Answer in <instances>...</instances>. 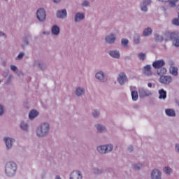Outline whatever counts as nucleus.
Returning a JSON list of instances; mask_svg holds the SVG:
<instances>
[{
	"label": "nucleus",
	"instance_id": "f257e3e1",
	"mask_svg": "<svg viewBox=\"0 0 179 179\" xmlns=\"http://www.w3.org/2000/svg\"><path fill=\"white\" fill-rule=\"evenodd\" d=\"M50 129L51 126L50 123L47 122L41 123V124L36 127V136H38V138H45V136H48V135H50Z\"/></svg>",
	"mask_w": 179,
	"mask_h": 179
},
{
	"label": "nucleus",
	"instance_id": "f03ea898",
	"mask_svg": "<svg viewBox=\"0 0 179 179\" xmlns=\"http://www.w3.org/2000/svg\"><path fill=\"white\" fill-rule=\"evenodd\" d=\"M17 171V165L13 162L6 164L5 173L7 177H13Z\"/></svg>",
	"mask_w": 179,
	"mask_h": 179
},
{
	"label": "nucleus",
	"instance_id": "7ed1b4c3",
	"mask_svg": "<svg viewBox=\"0 0 179 179\" xmlns=\"http://www.w3.org/2000/svg\"><path fill=\"white\" fill-rule=\"evenodd\" d=\"M113 149H114V145H113V144L102 145L96 148L98 153H100L101 155L111 153V152H113Z\"/></svg>",
	"mask_w": 179,
	"mask_h": 179
},
{
	"label": "nucleus",
	"instance_id": "20e7f679",
	"mask_svg": "<svg viewBox=\"0 0 179 179\" xmlns=\"http://www.w3.org/2000/svg\"><path fill=\"white\" fill-rule=\"evenodd\" d=\"M36 18L42 23L45 22V19H47V13L43 8H38L36 10Z\"/></svg>",
	"mask_w": 179,
	"mask_h": 179
},
{
	"label": "nucleus",
	"instance_id": "39448f33",
	"mask_svg": "<svg viewBox=\"0 0 179 179\" xmlns=\"http://www.w3.org/2000/svg\"><path fill=\"white\" fill-rule=\"evenodd\" d=\"M7 150L12 149L13 148V143L16 141V140L11 137H4L3 139Z\"/></svg>",
	"mask_w": 179,
	"mask_h": 179
},
{
	"label": "nucleus",
	"instance_id": "423d86ee",
	"mask_svg": "<svg viewBox=\"0 0 179 179\" xmlns=\"http://www.w3.org/2000/svg\"><path fill=\"white\" fill-rule=\"evenodd\" d=\"M138 94L140 99H143L145 97H149V96H152V92L145 87H139L138 88Z\"/></svg>",
	"mask_w": 179,
	"mask_h": 179
},
{
	"label": "nucleus",
	"instance_id": "0eeeda50",
	"mask_svg": "<svg viewBox=\"0 0 179 179\" xmlns=\"http://www.w3.org/2000/svg\"><path fill=\"white\" fill-rule=\"evenodd\" d=\"M117 40V34L114 33H110L105 36V42L106 44H114Z\"/></svg>",
	"mask_w": 179,
	"mask_h": 179
},
{
	"label": "nucleus",
	"instance_id": "6e6552de",
	"mask_svg": "<svg viewBox=\"0 0 179 179\" xmlns=\"http://www.w3.org/2000/svg\"><path fill=\"white\" fill-rule=\"evenodd\" d=\"M151 3V0H143L140 3V9L141 12H144V13H146V12H148V6H150Z\"/></svg>",
	"mask_w": 179,
	"mask_h": 179
},
{
	"label": "nucleus",
	"instance_id": "1a4fd4ad",
	"mask_svg": "<svg viewBox=\"0 0 179 179\" xmlns=\"http://www.w3.org/2000/svg\"><path fill=\"white\" fill-rule=\"evenodd\" d=\"M117 82L121 86H124L128 82V77L125 73H120L117 76Z\"/></svg>",
	"mask_w": 179,
	"mask_h": 179
},
{
	"label": "nucleus",
	"instance_id": "9d476101",
	"mask_svg": "<svg viewBox=\"0 0 179 179\" xmlns=\"http://www.w3.org/2000/svg\"><path fill=\"white\" fill-rule=\"evenodd\" d=\"M95 78L99 80V82H107V78H106V74L104 73V71L100 70L98 71L95 73Z\"/></svg>",
	"mask_w": 179,
	"mask_h": 179
},
{
	"label": "nucleus",
	"instance_id": "9b49d317",
	"mask_svg": "<svg viewBox=\"0 0 179 179\" xmlns=\"http://www.w3.org/2000/svg\"><path fill=\"white\" fill-rule=\"evenodd\" d=\"M159 82L162 85H165L166 86H169L173 82V78L170 76H163L159 78Z\"/></svg>",
	"mask_w": 179,
	"mask_h": 179
},
{
	"label": "nucleus",
	"instance_id": "f8f14e48",
	"mask_svg": "<svg viewBox=\"0 0 179 179\" xmlns=\"http://www.w3.org/2000/svg\"><path fill=\"white\" fill-rule=\"evenodd\" d=\"M171 41L175 47H179V33L177 31L172 32Z\"/></svg>",
	"mask_w": 179,
	"mask_h": 179
},
{
	"label": "nucleus",
	"instance_id": "ddd939ff",
	"mask_svg": "<svg viewBox=\"0 0 179 179\" xmlns=\"http://www.w3.org/2000/svg\"><path fill=\"white\" fill-rule=\"evenodd\" d=\"M162 171L157 169H152L150 173L151 179H162Z\"/></svg>",
	"mask_w": 179,
	"mask_h": 179
},
{
	"label": "nucleus",
	"instance_id": "4468645a",
	"mask_svg": "<svg viewBox=\"0 0 179 179\" xmlns=\"http://www.w3.org/2000/svg\"><path fill=\"white\" fill-rule=\"evenodd\" d=\"M164 65H166V62H164V59L155 60L152 63V66L155 68V69L162 68V66H164Z\"/></svg>",
	"mask_w": 179,
	"mask_h": 179
},
{
	"label": "nucleus",
	"instance_id": "2eb2a0df",
	"mask_svg": "<svg viewBox=\"0 0 179 179\" xmlns=\"http://www.w3.org/2000/svg\"><path fill=\"white\" fill-rule=\"evenodd\" d=\"M56 16L57 19H65L68 16L66 9L58 10L56 13Z\"/></svg>",
	"mask_w": 179,
	"mask_h": 179
},
{
	"label": "nucleus",
	"instance_id": "dca6fc26",
	"mask_svg": "<svg viewBox=\"0 0 179 179\" xmlns=\"http://www.w3.org/2000/svg\"><path fill=\"white\" fill-rule=\"evenodd\" d=\"M143 71L145 76H152L153 75V71H152V66L150 64L145 66Z\"/></svg>",
	"mask_w": 179,
	"mask_h": 179
},
{
	"label": "nucleus",
	"instance_id": "f3484780",
	"mask_svg": "<svg viewBox=\"0 0 179 179\" xmlns=\"http://www.w3.org/2000/svg\"><path fill=\"white\" fill-rule=\"evenodd\" d=\"M108 54L112 58H115V59H120V58H121V54L120 53V50H109Z\"/></svg>",
	"mask_w": 179,
	"mask_h": 179
},
{
	"label": "nucleus",
	"instance_id": "a211bd4d",
	"mask_svg": "<svg viewBox=\"0 0 179 179\" xmlns=\"http://www.w3.org/2000/svg\"><path fill=\"white\" fill-rule=\"evenodd\" d=\"M34 66H36V68H39V69H41V71H44L47 68V66L44 64V62L40 60H34Z\"/></svg>",
	"mask_w": 179,
	"mask_h": 179
},
{
	"label": "nucleus",
	"instance_id": "6ab92c4d",
	"mask_svg": "<svg viewBox=\"0 0 179 179\" xmlns=\"http://www.w3.org/2000/svg\"><path fill=\"white\" fill-rule=\"evenodd\" d=\"M82 20H85V13H76L74 16V22L76 23H79L80 22H82Z\"/></svg>",
	"mask_w": 179,
	"mask_h": 179
},
{
	"label": "nucleus",
	"instance_id": "aec40b11",
	"mask_svg": "<svg viewBox=\"0 0 179 179\" xmlns=\"http://www.w3.org/2000/svg\"><path fill=\"white\" fill-rule=\"evenodd\" d=\"M83 176L79 171H74L70 175V179H82Z\"/></svg>",
	"mask_w": 179,
	"mask_h": 179
},
{
	"label": "nucleus",
	"instance_id": "412c9836",
	"mask_svg": "<svg viewBox=\"0 0 179 179\" xmlns=\"http://www.w3.org/2000/svg\"><path fill=\"white\" fill-rule=\"evenodd\" d=\"M95 128H96L98 134H104L107 132V128L101 124H95Z\"/></svg>",
	"mask_w": 179,
	"mask_h": 179
},
{
	"label": "nucleus",
	"instance_id": "4be33fe9",
	"mask_svg": "<svg viewBox=\"0 0 179 179\" xmlns=\"http://www.w3.org/2000/svg\"><path fill=\"white\" fill-rule=\"evenodd\" d=\"M75 94L77 97H82L85 94V88L82 87H78L76 88Z\"/></svg>",
	"mask_w": 179,
	"mask_h": 179
},
{
	"label": "nucleus",
	"instance_id": "5701e85b",
	"mask_svg": "<svg viewBox=\"0 0 179 179\" xmlns=\"http://www.w3.org/2000/svg\"><path fill=\"white\" fill-rule=\"evenodd\" d=\"M158 93L159 94V100H166V99H167V92H166V90L164 89L159 90Z\"/></svg>",
	"mask_w": 179,
	"mask_h": 179
},
{
	"label": "nucleus",
	"instance_id": "b1692460",
	"mask_svg": "<svg viewBox=\"0 0 179 179\" xmlns=\"http://www.w3.org/2000/svg\"><path fill=\"white\" fill-rule=\"evenodd\" d=\"M130 90L133 101H138V99H139V95H138V91L132 90V86L130 87Z\"/></svg>",
	"mask_w": 179,
	"mask_h": 179
},
{
	"label": "nucleus",
	"instance_id": "393cba45",
	"mask_svg": "<svg viewBox=\"0 0 179 179\" xmlns=\"http://www.w3.org/2000/svg\"><path fill=\"white\" fill-rule=\"evenodd\" d=\"M60 29L58 25H53L51 28V33L53 36H58L59 35Z\"/></svg>",
	"mask_w": 179,
	"mask_h": 179
},
{
	"label": "nucleus",
	"instance_id": "a878e982",
	"mask_svg": "<svg viewBox=\"0 0 179 179\" xmlns=\"http://www.w3.org/2000/svg\"><path fill=\"white\" fill-rule=\"evenodd\" d=\"M165 114L167 117H176V110L172 108L165 110Z\"/></svg>",
	"mask_w": 179,
	"mask_h": 179
},
{
	"label": "nucleus",
	"instance_id": "bb28decb",
	"mask_svg": "<svg viewBox=\"0 0 179 179\" xmlns=\"http://www.w3.org/2000/svg\"><path fill=\"white\" fill-rule=\"evenodd\" d=\"M38 115V112L36 110H32L29 113V120H34L36 117Z\"/></svg>",
	"mask_w": 179,
	"mask_h": 179
},
{
	"label": "nucleus",
	"instance_id": "cd10ccee",
	"mask_svg": "<svg viewBox=\"0 0 179 179\" xmlns=\"http://www.w3.org/2000/svg\"><path fill=\"white\" fill-rule=\"evenodd\" d=\"M169 72L173 76H178V68L174 67V66H171L170 69H169Z\"/></svg>",
	"mask_w": 179,
	"mask_h": 179
},
{
	"label": "nucleus",
	"instance_id": "c85d7f7f",
	"mask_svg": "<svg viewBox=\"0 0 179 179\" xmlns=\"http://www.w3.org/2000/svg\"><path fill=\"white\" fill-rule=\"evenodd\" d=\"M157 73L159 76H164L163 75H165V73H167V69L164 67H161L159 69H157Z\"/></svg>",
	"mask_w": 179,
	"mask_h": 179
},
{
	"label": "nucleus",
	"instance_id": "c756f323",
	"mask_svg": "<svg viewBox=\"0 0 179 179\" xmlns=\"http://www.w3.org/2000/svg\"><path fill=\"white\" fill-rule=\"evenodd\" d=\"M153 30L150 27H148L145 29L143 31V34L145 37H148V36H150L152 34Z\"/></svg>",
	"mask_w": 179,
	"mask_h": 179
},
{
	"label": "nucleus",
	"instance_id": "7c9ffc66",
	"mask_svg": "<svg viewBox=\"0 0 179 179\" xmlns=\"http://www.w3.org/2000/svg\"><path fill=\"white\" fill-rule=\"evenodd\" d=\"M129 44V40L127 38H122L121 39V45L124 47V48H128Z\"/></svg>",
	"mask_w": 179,
	"mask_h": 179
},
{
	"label": "nucleus",
	"instance_id": "2f4dec72",
	"mask_svg": "<svg viewBox=\"0 0 179 179\" xmlns=\"http://www.w3.org/2000/svg\"><path fill=\"white\" fill-rule=\"evenodd\" d=\"M155 39L157 43H162L163 40H164V35H159V34H155Z\"/></svg>",
	"mask_w": 179,
	"mask_h": 179
},
{
	"label": "nucleus",
	"instance_id": "473e14b6",
	"mask_svg": "<svg viewBox=\"0 0 179 179\" xmlns=\"http://www.w3.org/2000/svg\"><path fill=\"white\" fill-rule=\"evenodd\" d=\"M163 171L164 173H165V174H166L167 176L173 174V169H171L170 166L164 167Z\"/></svg>",
	"mask_w": 179,
	"mask_h": 179
},
{
	"label": "nucleus",
	"instance_id": "72a5a7b5",
	"mask_svg": "<svg viewBox=\"0 0 179 179\" xmlns=\"http://www.w3.org/2000/svg\"><path fill=\"white\" fill-rule=\"evenodd\" d=\"M172 32H166L164 34V40L165 41H171Z\"/></svg>",
	"mask_w": 179,
	"mask_h": 179
},
{
	"label": "nucleus",
	"instance_id": "f704fd0d",
	"mask_svg": "<svg viewBox=\"0 0 179 179\" xmlns=\"http://www.w3.org/2000/svg\"><path fill=\"white\" fill-rule=\"evenodd\" d=\"M92 115L93 118H99L100 117V110L94 109L92 112Z\"/></svg>",
	"mask_w": 179,
	"mask_h": 179
},
{
	"label": "nucleus",
	"instance_id": "c9c22d12",
	"mask_svg": "<svg viewBox=\"0 0 179 179\" xmlns=\"http://www.w3.org/2000/svg\"><path fill=\"white\" fill-rule=\"evenodd\" d=\"M133 41L134 44H139L141 43V36L138 34H135Z\"/></svg>",
	"mask_w": 179,
	"mask_h": 179
},
{
	"label": "nucleus",
	"instance_id": "e433bc0d",
	"mask_svg": "<svg viewBox=\"0 0 179 179\" xmlns=\"http://www.w3.org/2000/svg\"><path fill=\"white\" fill-rule=\"evenodd\" d=\"M20 127L22 131H29V124L24 122H22Z\"/></svg>",
	"mask_w": 179,
	"mask_h": 179
},
{
	"label": "nucleus",
	"instance_id": "4c0bfd02",
	"mask_svg": "<svg viewBox=\"0 0 179 179\" xmlns=\"http://www.w3.org/2000/svg\"><path fill=\"white\" fill-rule=\"evenodd\" d=\"M92 173L96 176H99L100 174H103V169H100L99 168H93Z\"/></svg>",
	"mask_w": 179,
	"mask_h": 179
},
{
	"label": "nucleus",
	"instance_id": "58836bf2",
	"mask_svg": "<svg viewBox=\"0 0 179 179\" xmlns=\"http://www.w3.org/2000/svg\"><path fill=\"white\" fill-rule=\"evenodd\" d=\"M29 38H30V36H26L23 38L22 47H26V45H29Z\"/></svg>",
	"mask_w": 179,
	"mask_h": 179
},
{
	"label": "nucleus",
	"instance_id": "ea45409f",
	"mask_svg": "<svg viewBox=\"0 0 179 179\" xmlns=\"http://www.w3.org/2000/svg\"><path fill=\"white\" fill-rule=\"evenodd\" d=\"M23 57H24V52H21L16 57L15 59L16 61H20V59H23Z\"/></svg>",
	"mask_w": 179,
	"mask_h": 179
},
{
	"label": "nucleus",
	"instance_id": "a19ab883",
	"mask_svg": "<svg viewBox=\"0 0 179 179\" xmlns=\"http://www.w3.org/2000/svg\"><path fill=\"white\" fill-rule=\"evenodd\" d=\"M140 61H145V59L146 58V54L143 52L138 53V55Z\"/></svg>",
	"mask_w": 179,
	"mask_h": 179
},
{
	"label": "nucleus",
	"instance_id": "79ce46f5",
	"mask_svg": "<svg viewBox=\"0 0 179 179\" xmlns=\"http://www.w3.org/2000/svg\"><path fill=\"white\" fill-rule=\"evenodd\" d=\"M178 2V0H169V6L171 8H175L176 3Z\"/></svg>",
	"mask_w": 179,
	"mask_h": 179
},
{
	"label": "nucleus",
	"instance_id": "37998d69",
	"mask_svg": "<svg viewBox=\"0 0 179 179\" xmlns=\"http://www.w3.org/2000/svg\"><path fill=\"white\" fill-rule=\"evenodd\" d=\"M5 114V107L0 104V117Z\"/></svg>",
	"mask_w": 179,
	"mask_h": 179
},
{
	"label": "nucleus",
	"instance_id": "c03bdc74",
	"mask_svg": "<svg viewBox=\"0 0 179 179\" xmlns=\"http://www.w3.org/2000/svg\"><path fill=\"white\" fill-rule=\"evenodd\" d=\"M134 170H140L142 169V164H135L134 166Z\"/></svg>",
	"mask_w": 179,
	"mask_h": 179
},
{
	"label": "nucleus",
	"instance_id": "a18cd8bd",
	"mask_svg": "<svg viewBox=\"0 0 179 179\" xmlns=\"http://www.w3.org/2000/svg\"><path fill=\"white\" fill-rule=\"evenodd\" d=\"M89 5H90V2H89V1H84L82 3V6H83L84 8H87V6H89Z\"/></svg>",
	"mask_w": 179,
	"mask_h": 179
},
{
	"label": "nucleus",
	"instance_id": "49530a36",
	"mask_svg": "<svg viewBox=\"0 0 179 179\" xmlns=\"http://www.w3.org/2000/svg\"><path fill=\"white\" fill-rule=\"evenodd\" d=\"M10 70L13 71V72H16V71H17V66L15 65H10Z\"/></svg>",
	"mask_w": 179,
	"mask_h": 179
},
{
	"label": "nucleus",
	"instance_id": "de8ad7c7",
	"mask_svg": "<svg viewBox=\"0 0 179 179\" xmlns=\"http://www.w3.org/2000/svg\"><path fill=\"white\" fill-rule=\"evenodd\" d=\"M8 75H9V70H6L3 72V78H8Z\"/></svg>",
	"mask_w": 179,
	"mask_h": 179
},
{
	"label": "nucleus",
	"instance_id": "09e8293b",
	"mask_svg": "<svg viewBox=\"0 0 179 179\" xmlns=\"http://www.w3.org/2000/svg\"><path fill=\"white\" fill-rule=\"evenodd\" d=\"M0 37H4L5 38H6V34H5V32L0 31Z\"/></svg>",
	"mask_w": 179,
	"mask_h": 179
},
{
	"label": "nucleus",
	"instance_id": "8fccbe9b",
	"mask_svg": "<svg viewBox=\"0 0 179 179\" xmlns=\"http://www.w3.org/2000/svg\"><path fill=\"white\" fill-rule=\"evenodd\" d=\"M175 150H176V152H177V153H179V143L176 145Z\"/></svg>",
	"mask_w": 179,
	"mask_h": 179
},
{
	"label": "nucleus",
	"instance_id": "3c124183",
	"mask_svg": "<svg viewBox=\"0 0 179 179\" xmlns=\"http://www.w3.org/2000/svg\"><path fill=\"white\" fill-rule=\"evenodd\" d=\"M128 151L129 152H134V147H132V146H129V148H128Z\"/></svg>",
	"mask_w": 179,
	"mask_h": 179
},
{
	"label": "nucleus",
	"instance_id": "603ef678",
	"mask_svg": "<svg viewBox=\"0 0 179 179\" xmlns=\"http://www.w3.org/2000/svg\"><path fill=\"white\" fill-rule=\"evenodd\" d=\"M52 1L54 2V3H59V2H61V0H52Z\"/></svg>",
	"mask_w": 179,
	"mask_h": 179
},
{
	"label": "nucleus",
	"instance_id": "864d4df0",
	"mask_svg": "<svg viewBox=\"0 0 179 179\" xmlns=\"http://www.w3.org/2000/svg\"><path fill=\"white\" fill-rule=\"evenodd\" d=\"M108 171H109L110 173H113V174H114V173H115V172H114V169H111V168L108 169Z\"/></svg>",
	"mask_w": 179,
	"mask_h": 179
},
{
	"label": "nucleus",
	"instance_id": "5fc2aeb1",
	"mask_svg": "<svg viewBox=\"0 0 179 179\" xmlns=\"http://www.w3.org/2000/svg\"><path fill=\"white\" fill-rule=\"evenodd\" d=\"M134 108H139V105H134Z\"/></svg>",
	"mask_w": 179,
	"mask_h": 179
},
{
	"label": "nucleus",
	"instance_id": "6e6d98bb",
	"mask_svg": "<svg viewBox=\"0 0 179 179\" xmlns=\"http://www.w3.org/2000/svg\"><path fill=\"white\" fill-rule=\"evenodd\" d=\"M159 1H161V2H169V1L170 0H159Z\"/></svg>",
	"mask_w": 179,
	"mask_h": 179
},
{
	"label": "nucleus",
	"instance_id": "4d7b16f0",
	"mask_svg": "<svg viewBox=\"0 0 179 179\" xmlns=\"http://www.w3.org/2000/svg\"><path fill=\"white\" fill-rule=\"evenodd\" d=\"M2 65L3 66H6V62H3Z\"/></svg>",
	"mask_w": 179,
	"mask_h": 179
},
{
	"label": "nucleus",
	"instance_id": "13d9d810",
	"mask_svg": "<svg viewBox=\"0 0 179 179\" xmlns=\"http://www.w3.org/2000/svg\"><path fill=\"white\" fill-rule=\"evenodd\" d=\"M148 87H152V83H149L148 84Z\"/></svg>",
	"mask_w": 179,
	"mask_h": 179
},
{
	"label": "nucleus",
	"instance_id": "bf43d9fd",
	"mask_svg": "<svg viewBox=\"0 0 179 179\" xmlns=\"http://www.w3.org/2000/svg\"><path fill=\"white\" fill-rule=\"evenodd\" d=\"M176 104H178V106H179V100H176Z\"/></svg>",
	"mask_w": 179,
	"mask_h": 179
},
{
	"label": "nucleus",
	"instance_id": "052dcab7",
	"mask_svg": "<svg viewBox=\"0 0 179 179\" xmlns=\"http://www.w3.org/2000/svg\"><path fill=\"white\" fill-rule=\"evenodd\" d=\"M5 2H8V0H3Z\"/></svg>",
	"mask_w": 179,
	"mask_h": 179
},
{
	"label": "nucleus",
	"instance_id": "680f3d73",
	"mask_svg": "<svg viewBox=\"0 0 179 179\" xmlns=\"http://www.w3.org/2000/svg\"><path fill=\"white\" fill-rule=\"evenodd\" d=\"M43 34H45V31L43 32Z\"/></svg>",
	"mask_w": 179,
	"mask_h": 179
},
{
	"label": "nucleus",
	"instance_id": "e2e57ef3",
	"mask_svg": "<svg viewBox=\"0 0 179 179\" xmlns=\"http://www.w3.org/2000/svg\"><path fill=\"white\" fill-rule=\"evenodd\" d=\"M0 83H1V80H0Z\"/></svg>",
	"mask_w": 179,
	"mask_h": 179
}]
</instances>
